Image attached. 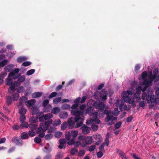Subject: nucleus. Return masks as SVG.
I'll return each instance as SVG.
<instances>
[{
    "instance_id": "f257e3e1",
    "label": "nucleus",
    "mask_w": 159,
    "mask_h": 159,
    "mask_svg": "<svg viewBox=\"0 0 159 159\" xmlns=\"http://www.w3.org/2000/svg\"><path fill=\"white\" fill-rule=\"evenodd\" d=\"M158 71L157 69L153 71V74L152 75V72H150V75L148 76V80H145L136 89V92L134 95V98L140 97L141 92H144L148 86L151 85L153 81L156 82L159 80V75H158Z\"/></svg>"
},
{
    "instance_id": "f03ea898",
    "label": "nucleus",
    "mask_w": 159,
    "mask_h": 159,
    "mask_svg": "<svg viewBox=\"0 0 159 159\" xmlns=\"http://www.w3.org/2000/svg\"><path fill=\"white\" fill-rule=\"evenodd\" d=\"M86 105L82 104L80 106V108L81 111H80L81 113V115L83 116L84 119V114L89 113L90 116L93 117V119H90L87 121L86 123L87 125H89L90 124H99L100 123V121L97 118L98 116L97 112H94V109L93 107H89L85 109Z\"/></svg>"
},
{
    "instance_id": "7ed1b4c3",
    "label": "nucleus",
    "mask_w": 159,
    "mask_h": 159,
    "mask_svg": "<svg viewBox=\"0 0 159 159\" xmlns=\"http://www.w3.org/2000/svg\"><path fill=\"white\" fill-rule=\"evenodd\" d=\"M80 100V98H77L74 101L75 104L73 105L71 107L72 109L71 111V114L75 116V120L77 122L80 121V123L77 124L76 127L78 128L81 126L83 124L84 121V117L81 115V113L80 110L78 109V104Z\"/></svg>"
},
{
    "instance_id": "20e7f679",
    "label": "nucleus",
    "mask_w": 159,
    "mask_h": 159,
    "mask_svg": "<svg viewBox=\"0 0 159 159\" xmlns=\"http://www.w3.org/2000/svg\"><path fill=\"white\" fill-rule=\"evenodd\" d=\"M137 84V82L136 81H134L131 83V88H129L125 92H123V96L122 97V99L126 102L130 104H133L134 103V100L133 97H130L134 93L135 90L134 87Z\"/></svg>"
},
{
    "instance_id": "39448f33",
    "label": "nucleus",
    "mask_w": 159,
    "mask_h": 159,
    "mask_svg": "<svg viewBox=\"0 0 159 159\" xmlns=\"http://www.w3.org/2000/svg\"><path fill=\"white\" fill-rule=\"evenodd\" d=\"M150 92L149 93L148 89L146 90V91L144 92L142 94L141 98L140 97L137 98H134L136 99V101L137 102H138L139 106V107L144 108L146 104V102L145 100L148 103H150V99L149 98V96L152 93V91H150Z\"/></svg>"
},
{
    "instance_id": "423d86ee",
    "label": "nucleus",
    "mask_w": 159,
    "mask_h": 159,
    "mask_svg": "<svg viewBox=\"0 0 159 159\" xmlns=\"http://www.w3.org/2000/svg\"><path fill=\"white\" fill-rule=\"evenodd\" d=\"M11 78L8 77V76L5 81L6 85L10 86L8 89V92L10 94L14 92L16 90V87L20 85V84L16 81L13 82Z\"/></svg>"
},
{
    "instance_id": "0eeeda50",
    "label": "nucleus",
    "mask_w": 159,
    "mask_h": 159,
    "mask_svg": "<svg viewBox=\"0 0 159 159\" xmlns=\"http://www.w3.org/2000/svg\"><path fill=\"white\" fill-rule=\"evenodd\" d=\"M93 106L96 108L98 109V111L101 112L102 115L108 114L109 113V111L107 109L104 110L105 104L102 102L96 101L94 103Z\"/></svg>"
},
{
    "instance_id": "6e6552de",
    "label": "nucleus",
    "mask_w": 159,
    "mask_h": 159,
    "mask_svg": "<svg viewBox=\"0 0 159 159\" xmlns=\"http://www.w3.org/2000/svg\"><path fill=\"white\" fill-rule=\"evenodd\" d=\"M107 92L106 90L102 89L100 92L97 91L94 93L93 95L96 99H101L102 101H105L107 99Z\"/></svg>"
},
{
    "instance_id": "1a4fd4ad",
    "label": "nucleus",
    "mask_w": 159,
    "mask_h": 159,
    "mask_svg": "<svg viewBox=\"0 0 159 159\" xmlns=\"http://www.w3.org/2000/svg\"><path fill=\"white\" fill-rule=\"evenodd\" d=\"M78 134V131L76 130H72L71 131V132L68 131L66 133L65 138L69 141L73 139L75 140V138L77 136Z\"/></svg>"
},
{
    "instance_id": "9d476101",
    "label": "nucleus",
    "mask_w": 159,
    "mask_h": 159,
    "mask_svg": "<svg viewBox=\"0 0 159 159\" xmlns=\"http://www.w3.org/2000/svg\"><path fill=\"white\" fill-rule=\"evenodd\" d=\"M152 91V93L149 96L150 103H156L159 104V98H156L155 96L154 95L152 94L153 93L152 89L151 88H150L148 89L149 93L150 92V91Z\"/></svg>"
},
{
    "instance_id": "9b49d317",
    "label": "nucleus",
    "mask_w": 159,
    "mask_h": 159,
    "mask_svg": "<svg viewBox=\"0 0 159 159\" xmlns=\"http://www.w3.org/2000/svg\"><path fill=\"white\" fill-rule=\"evenodd\" d=\"M122 101L125 102L122 99V100H117L116 102V106L117 107H119L120 109L122 111L128 110V109L126 105L124 103H123Z\"/></svg>"
},
{
    "instance_id": "f8f14e48",
    "label": "nucleus",
    "mask_w": 159,
    "mask_h": 159,
    "mask_svg": "<svg viewBox=\"0 0 159 159\" xmlns=\"http://www.w3.org/2000/svg\"><path fill=\"white\" fill-rule=\"evenodd\" d=\"M110 111L109 112V113L107 115V117L105 119V120L108 122L107 125H111L114 124L113 120H115L117 119L116 117H113V116L111 115Z\"/></svg>"
},
{
    "instance_id": "ddd939ff",
    "label": "nucleus",
    "mask_w": 159,
    "mask_h": 159,
    "mask_svg": "<svg viewBox=\"0 0 159 159\" xmlns=\"http://www.w3.org/2000/svg\"><path fill=\"white\" fill-rule=\"evenodd\" d=\"M20 71L19 68H15L12 72H10L8 75V77H11L12 78L15 79L19 77L18 73Z\"/></svg>"
},
{
    "instance_id": "4468645a",
    "label": "nucleus",
    "mask_w": 159,
    "mask_h": 159,
    "mask_svg": "<svg viewBox=\"0 0 159 159\" xmlns=\"http://www.w3.org/2000/svg\"><path fill=\"white\" fill-rule=\"evenodd\" d=\"M75 140H70L68 141L67 144L69 145H71L73 144L75 147H78L80 146L82 147H84V146H82L83 142H81V141H75Z\"/></svg>"
},
{
    "instance_id": "2eb2a0df",
    "label": "nucleus",
    "mask_w": 159,
    "mask_h": 159,
    "mask_svg": "<svg viewBox=\"0 0 159 159\" xmlns=\"http://www.w3.org/2000/svg\"><path fill=\"white\" fill-rule=\"evenodd\" d=\"M75 122H77V123L80 122L79 121L76 122L75 120V119H73V118L72 117H71L68 119V122L70 129H72L74 127L75 125ZM77 124H76V125L75 126V127L76 128H77L76 127Z\"/></svg>"
},
{
    "instance_id": "dca6fc26",
    "label": "nucleus",
    "mask_w": 159,
    "mask_h": 159,
    "mask_svg": "<svg viewBox=\"0 0 159 159\" xmlns=\"http://www.w3.org/2000/svg\"><path fill=\"white\" fill-rule=\"evenodd\" d=\"M93 141V139L91 136H86L85 139V141L83 142L82 146H84V147H86L87 145L91 144Z\"/></svg>"
},
{
    "instance_id": "f3484780",
    "label": "nucleus",
    "mask_w": 159,
    "mask_h": 159,
    "mask_svg": "<svg viewBox=\"0 0 159 159\" xmlns=\"http://www.w3.org/2000/svg\"><path fill=\"white\" fill-rule=\"evenodd\" d=\"M45 131L43 130V129L40 126L36 130V133L39 137L43 138L45 135V133L44 132Z\"/></svg>"
},
{
    "instance_id": "a211bd4d",
    "label": "nucleus",
    "mask_w": 159,
    "mask_h": 159,
    "mask_svg": "<svg viewBox=\"0 0 159 159\" xmlns=\"http://www.w3.org/2000/svg\"><path fill=\"white\" fill-rule=\"evenodd\" d=\"M12 141L18 146H21L23 144V141L18 137H15L13 138Z\"/></svg>"
},
{
    "instance_id": "6ab92c4d",
    "label": "nucleus",
    "mask_w": 159,
    "mask_h": 159,
    "mask_svg": "<svg viewBox=\"0 0 159 159\" xmlns=\"http://www.w3.org/2000/svg\"><path fill=\"white\" fill-rule=\"evenodd\" d=\"M116 151L117 153L119 155L120 157H121L122 159H129L128 157H126L124 152L121 150L117 149L116 150Z\"/></svg>"
},
{
    "instance_id": "aec40b11",
    "label": "nucleus",
    "mask_w": 159,
    "mask_h": 159,
    "mask_svg": "<svg viewBox=\"0 0 159 159\" xmlns=\"http://www.w3.org/2000/svg\"><path fill=\"white\" fill-rule=\"evenodd\" d=\"M36 100L34 99H32L28 101L26 103L27 106L30 108H33Z\"/></svg>"
},
{
    "instance_id": "412c9836",
    "label": "nucleus",
    "mask_w": 159,
    "mask_h": 159,
    "mask_svg": "<svg viewBox=\"0 0 159 159\" xmlns=\"http://www.w3.org/2000/svg\"><path fill=\"white\" fill-rule=\"evenodd\" d=\"M83 133L86 134L89 132V128L85 125H83L81 127Z\"/></svg>"
},
{
    "instance_id": "4be33fe9",
    "label": "nucleus",
    "mask_w": 159,
    "mask_h": 159,
    "mask_svg": "<svg viewBox=\"0 0 159 159\" xmlns=\"http://www.w3.org/2000/svg\"><path fill=\"white\" fill-rule=\"evenodd\" d=\"M157 69V68H155L154 69V70H154L155 69ZM157 69L158 70V68H157ZM150 72H152V71H150L148 75V76H150ZM152 75L153 74V73H152ZM147 76V73L146 71H144L142 73V74H141V78H142V79H143V80H144L143 81H144L145 80H148V78H147V79H146L145 80V79L146 78Z\"/></svg>"
},
{
    "instance_id": "5701e85b",
    "label": "nucleus",
    "mask_w": 159,
    "mask_h": 159,
    "mask_svg": "<svg viewBox=\"0 0 159 159\" xmlns=\"http://www.w3.org/2000/svg\"><path fill=\"white\" fill-rule=\"evenodd\" d=\"M43 113L42 112H39L36 115V117L37 119H38L40 121H43V118L44 117Z\"/></svg>"
},
{
    "instance_id": "b1692460",
    "label": "nucleus",
    "mask_w": 159,
    "mask_h": 159,
    "mask_svg": "<svg viewBox=\"0 0 159 159\" xmlns=\"http://www.w3.org/2000/svg\"><path fill=\"white\" fill-rule=\"evenodd\" d=\"M59 116L61 119L66 118L68 116V114L66 112L63 111L60 112Z\"/></svg>"
},
{
    "instance_id": "393cba45",
    "label": "nucleus",
    "mask_w": 159,
    "mask_h": 159,
    "mask_svg": "<svg viewBox=\"0 0 159 159\" xmlns=\"http://www.w3.org/2000/svg\"><path fill=\"white\" fill-rule=\"evenodd\" d=\"M14 67V65L13 64H10L4 68V70L6 72H9L12 70V68Z\"/></svg>"
},
{
    "instance_id": "a878e982",
    "label": "nucleus",
    "mask_w": 159,
    "mask_h": 159,
    "mask_svg": "<svg viewBox=\"0 0 159 159\" xmlns=\"http://www.w3.org/2000/svg\"><path fill=\"white\" fill-rule=\"evenodd\" d=\"M53 115L51 113H48L44 115L43 121L47 120H50L51 118L53 117Z\"/></svg>"
},
{
    "instance_id": "bb28decb",
    "label": "nucleus",
    "mask_w": 159,
    "mask_h": 159,
    "mask_svg": "<svg viewBox=\"0 0 159 159\" xmlns=\"http://www.w3.org/2000/svg\"><path fill=\"white\" fill-rule=\"evenodd\" d=\"M42 94V92H34L32 94L33 98H37L40 97Z\"/></svg>"
},
{
    "instance_id": "cd10ccee",
    "label": "nucleus",
    "mask_w": 159,
    "mask_h": 159,
    "mask_svg": "<svg viewBox=\"0 0 159 159\" xmlns=\"http://www.w3.org/2000/svg\"><path fill=\"white\" fill-rule=\"evenodd\" d=\"M29 124L26 121L21 123L20 125V128L24 129L25 128H28Z\"/></svg>"
},
{
    "instance_id": "c85d7f7f",
    "label": "nucleus",
    "mask_w": 159,
    "mask_h": 159,
    "mask_svg": "<svg viewBox=\"0 0 159 159\" xmlns=\"http://www.w3.org/2000/svg\"><path fill=\"white\" fill-rule=\"evenodd\" d=\"M7 75L6 72H2L0 74V84L3 82V79Z\"/></svg>"
},
{
    "instance_id": "c756f323",
    "label": "nucleus",
    "mask_w": 159,
    "mask_h": 159,
    "mask_svg": "<svg viewBox=\"0 0 159 159\" xmlns=\"http://www.w3.org/2000/svg\"><path fill=\"white\" fill-rule=\"evenodd\" d=\"M9 62L7 59H4L0 62V67H3Z\"/></svg>"
},
{
    "instance_id": "7c9ffc66",
    "label": "nucleus",
    "mask_w": 159,
    "mask_h": 159,
    "mask_svg": "<svg viewBox=\"0 0 159 159\" xmlns=\"http://www.w3.org/2000/svg\"><path fill=\"white\" fill-rule=\"evenodd\" d=\"M38 127V125L36 124H29L28 128H29L31 130H33L35 129Z\"/></svg>"
},
{
    "instance_id": "2f4dec72",
    "label": "nucleus",
    "mask_w": 159,
    "mask_h": 159,
    "mask_svg": "<svg viewBox=\"0 0 159 159\" xmlns=\"http://www.w3.org/2000/svg\"><path fill=\"white\" fill-rule=\"evenodd\" d=\"M27 111V110L23 107H21L19 110V113L21 115H24Z\"/></svg>"
},
{
    "instance_id": "473e14b6",
    "label": "nucleus",
    "mask_w": 159,
    "mask_h": 159,
    "mask_svg": "<svg viewBox=\"0 0 159 159\" xmlns=\"http://www.w3.org/2000/svg\"><path fill=\"white\" fill-rule=\"evenodd\" d=\"M19 97V94L17 93L13 94L12 96V98L13 101H15L18 99Z\"/></svg>"
},
{
    "instance_id": "72a5a7b5",
    "label": "nucleus",
    "mask_w": 159,
    "mask_h": 159,
    "mask_svg": "<svg viewBox=\"0 0 159 159\" xmlns=\"http://www.w3.org/2000/svg\"><path fill=\"white\" fill-rule=\"evenodd\" d=\"M27 57H20L17 58V61L19 62H21L27 60Z\"/></svg>"
},
{
    "instance_id": "f704fd0d",
    "label": "nucleus",
    "mask_w": 159,
    "mask_h": 159,
    "mask_svg": "<svg viewBox=\"0 0 159 159\" xmlns=\"http://www.w3.org/2000/svg\"><path fill=\"white\" fill-rule=\"evenodd\" d=\"M63 156V153L59 152L56 155L55 159H62Z\"/></svg>"
},
{
    "instance_id": "c9c22d12",
    "label": "nucleus",
    "mask_w": 159,
    "mask_h": 159,
    "mask_svg": "<svg viewBox=\"0 0 159 159\" xmlns=\"http://www.w3.org/2000/svg\"><path fill=\"white\" fill-rule=\"evenodd\" d=\"M16 90L19 93H23L25 90L24 88L22 86H19V87L15 88Z\"/></svg>"
},
{
    "instance_id": "e433bc0d",
    "label": "nucleus",
    "mask_w": 159,
    "mask_h": 159,
    "mask_svg": "<svg viewBox=\"0 0 159 159\" xmlns=\"http://www.w3.org/2000/svg\"><path fill=\"white\" fill-rule=\"evenodd\" d=\"M32 109V110L31 111V113L32 115H36L39 112V110L38 108L37 107L34 108V107H33V108Z\"/></svg>"
},
{
    "instance_id": "4c0bfd02",
    "label": "nucleus",
    "mask_w": 159,
    "mask_h": 159,
    "mask_svg": "<svg viewBox=\"0 0 159 159\" xmlns=\"http://www.w3.org/2000/svg\"><path fill=\"white\" fill-rule=\"evenodd\" d=\"M20 136L21 138L23 139H27L29 138L27 133L25 132L22 133L21 134Z\"/></svg>"
},
{
    "instance_id": "58836bf2",
    "label": "nucleus",
    "mask_w": 159,
    "mask_h": 159,
    "mask_svg": "<svg viewBox=\"0 0 159 159\" xmlns=\"http://www.w3.org/2000/svg\"><path fill=\"white\" fill-rule=\"evenodd\" d=\"M61 123V121L60 119H57L53 121L52 125L54 126H57L60 125Z\"/></svg>"
},
{
    "instance_id": "ea45409f",
    "label": "nucleus",
    "mask_w": 159,
    "mask_h": 159,
    "mask_svg": "<svg viewBox=\"0 0 159 159\" xmlns=\"http://www.w3.org/2000/svg\"><path fill=\"white\" fill-rule=\"evenodd\" d=\"M25 75H22L20 76L18 78L17 82L19 83L20 84V83L22 82L25 81Z\"/></svg>"
},
{
    "instance_id": "a19ab883",
    "label": "nucleus",
    "mask_w": 159,
    "mask_h": 159,
    "mask_svg": "<svg viewBox=\"0 0 159 159\" xmlns=\"http://www.w3.org/2000/svg\"><path fill=\"white\" fill-rule=\"evenodd\" d=\"M60 111V108L58 107H55L53 108L51 112L54 114H56L58 113Z\"/></svg>"
},
{
    "instance_id": "79ce46f5",
    "label": "nucleus",
    "mask_w": 159,
    "mask_h": 159,
    "mask_svg": "<svg viewBox=\"0 0 159 159\" xmlns=\"http://www.w3.org/2000/svg\"><path fill=\"white\" fill-rule=\"evenodd\" d=\"M13 99L11 96H8L7 97L6 99V103L8 105H10Z\"/></svg>"
},
{
    "instance_id": "37998d69",
    "label": "nucleus",
    "mask_w": 159,
    "mask_h": 159,
    "mask_svg": "<svg viewBox=\"0 0 159 159\" xmlns=\"http://www.w3.org/2000/svg\"><path fill=\"white\" fill-rule=\"evenodd\" d=\"M28 99L25 96H22L20 97V103H21V102H23L26 103L28 101H27Z\"/></svg>"
},
{
    "instance_id": "c03bdc74",
    "label": "nucleus",
    "mask_w": 159,
    "mask_h": 159,
    "mask_svg": "<svg viewBox=\"0 0 159 159\" xmlns=\"http://www.w3.org/2000/svg\"><path fill=\"white\" fill-rule=\"evenodd\" d=\"M37 118L34 116H32L29 119V121L31 123H36L37 121Z\"/></svg>"
},
{
    "instance_id": "a18cd8bd",
    "label": "nucleus",
    "mask_w": 159,
    "mask_h": 159,
    "mask_svg": "<svg viewBox=\"0 0 159 159\" xmlns=\"http://www.w3.org/2000/svg\"><path fill=\"white\" fill-rule=\"evenodd\" d=\"M40 126L43 129V130L45 131L46 130L48 129L47 126H46V125L44 124V122L41 123L40 124Z\"/></svg>"
},
{
    "instance_id": "49530a36",
    "label": "nucleus",
    "mask_w": 159,
    "mask_h": 159,
    "mask_svg": "<svg viewBox=\"0 0 159 159\" xmlns=\"http://www.w3.org/2000/svg\"><path fill=\"white\" fill-rule=\"evenodd\" d=\"M118 108H115L114 110L112 111V114L115 116H117L119 112Z\"/></svg>"
},
{
    "instance_id": "de8ad7c7",
    "label": "nucleus",
    "mask_w": 159,
    "mask_h": 159,
    "mask_svg": "<svg viewBox=\"0 0 159 159\" xmlns=\"http://www.w3.org/2000/svg\"><path fill=\"white\" fill-rule=\"evenodd\" d=\"M35 71V70L34 69H31L28 70L26 73V75H30L33 74Z\"/></svg>"
},
{
    "instance_id": "09e8293b",
    "label": "nucleus",
    "mask_w": 159,
    "mask_h": 159,
    "mask_svg": "<svg viewBox=\"0 0 159 159\" xmlns=\"http://www.w3.org/2000/svg\"><path fill=\"white\" fill-rule=\"evenodd\" d=\"M61 101V98L58 97L56 98L53 100V102L54 104H57L59 102Z\"/></svg>"
},
{
    "instance_id": "8fccbe9b",
    "label": "nucleus",
    "mask_w": 159,
    "mask_h": 159,
    "mask_svg": "<svg viewBox=\"0 0 159 159\" xmlns=\"http://www.w3.org/2000/svg\"><path fill=\"white\" fill-rule=\"evenodd\" d=\"M53 137V134H47L46 135L45 137V138L47 140H49L52 139Z\"/></svg>"
},
{
    "instance_id": "3c124183",
    "label": "nucleus",
    "mask_w": 159,
    "mask_h": 159,
    "mask_svg": "<svg viewBox=\"0 0 159 159\" xmlns=\"http://www.w3.org/2000/svg\"><path fill=\"white\" fill-rule=\"evenodd\" d=\"M67 123L66 122H65L61 124V128L62 130H64L66 129V128L67 127Z\"/></svg>"
},
{
    "instance_id": "603ef678",
    "label": "nucleus",
    "mask_w": 159,
    "mask_h": 159,
    "mask_svg": "<svg viewBox=\"0 0 159 159\" xmlns=\"http://www.w3.org/2000/svg\"><path fill=\"white\" fill-rule=\"evenodd\" d=\"M85 136L81 135L79 137L78 139L80 141H81V142H82L85 141Z\"/></svg>"
},
{
    "instance_id": "864d4df0",
    "label": "nucleus",
    "mask_w": 159,
    "mask_h": 159,
    "mask_svg": "<svg viewBox=\"0 0 159 159\" xmlns=\"http://www.w3.org/2000/svg\"><path fill=\"white\" fill-rule=\"evenodd\" d=\"M85 153V150H81L79 151L78 155L79 157H82L83 156Z\"/></svg>"
},
{
    "instance_id": "5fc2aeb1",
    "label": "nucleus",
    "mask_w": 159,
    "mask_h": 159,
    "mask_svg": "<svg viewBox=\"0 0 159 159\" xmlns=\"http://www.w3.org/2000/svg\"><path fill=\"white\" fill-rule=\"evenodd\" d=\"M52 120L50 119L47 121L44 122V123L46 125V126H47V127L48 128V126L52 124Z\"/></svg>"
},
{
    "instance_id": "6e6d98bb",
    "label": "nucleus",
    "mask_w": 159,
    "mask_h": 159,
    "mask_svg": "<svg viewBox=\"0 0 159 159\" xmlns=\"http://www.w3.org/2000/svg\"><path fill=\"white\" fill-rule=\"evenodd\" d=\"M78 152L77 149L75 148L71 149L70 151V153L72 155H74L76 154Z\"/></svg>"
},
{
    "instance_id": "4d7b16f0",
    "label": "nucleus",
    "mask_w": 159,
    "mask_h": 159,
    "mask_svg": "<svg viewBox=\"0 0 159 159\" xmlns=\"http://www.w3.org/2000/svg\"><path fill=\"white\" fill-rule=\"evenodd\" d=\"M70 107V105L67 104H64L61 106V108L63 109H66Z\"/></svg>"
},
{
    "instance_id": "13d9d810",
    "label": "nucleus",
    "mask_w": 159,
    "mask_h": 159,
    "mask_svg": "<svg viewBox=\"0 0 159 159\" xmlns=\"http://www.w3.org/2000/svg\"><path fill=\"white\" fill-rule=\"evenodd\" d=\"M26 120V117L25 115H21L20 117V123L25 122Z\"/></svg>"
},
{
    "instance_id": "bf43d9fd",
    "label": "nucleus",
    "mask_w": 159,
    "mask_h": 159,
    "mask_svg": "<svg viewBox=\"0 0 159 159\" xmlns=\"http://www.w3.org/2000/svg\"><path fill=\"white\" fill-rule=\"evenodd\" d=\"M62 133L61 132H57L55 134V137L57 138H59L62 135Z\"/></svg>"
},
{
    "instance_id": "052dcab7",
    "label": "nucleus",
    "mask_w": 159,
    "mask_h": 159,
    "mask_svg": "<svg viewBox=\"0 0 159 159\" xmlns=\"http://www.w3.org/2000/svg\"><path fill=\"white\" fill-rule=\"evenodd\" d=\"M34 142L36 143H39L41 141V139L40 138L36 137L34 139Z\"/></svg>"
},
{
    "instance_id": "680f3d73",
    "label": "nucleus",
    "mask_w": 159,
    "mask_h": 159,
    "mask_svg": "<svg viewBox=\"0 0 159 159\" xmlns=\"http://www.w3.org/2000/svg\"><path fill=\"white\" fill-rule=\"evenodd\" d=\"M31 64V63L30 61H25L23 62L22 64V66H27L30 65Z\"/></svg>"
},
{
    "instance_id": "e2e57ef3",
    "label": "nucleus",
    "mask_w": 159,
    "mask_h": 159,
    "mask_svg": "<svg viewBox=\"0 0 159 159\" xmlns=\"http://www.w3.org/2000/svg\"><path fill=\"white\" fill-rule=\"evenodd\" d=\"M91 129L93 131H95L98 129V126L96 125H92L91 126Z\"/></svg>"
},
{
    "instance_id": "0e129e2a",
    "label": "nucleus",
    "mask_w": 159,
    "mask_h": 159,
    "mask_svg": "<svg viewBox=\"0 0 159 159\" xmlns=\"http://www.w3.org/2000/svg\"><path fill=\"white\" fill-rule=\"evenodd\" d=\"M28 134L31 137L34 136L35 135V133L34 130H31L29 132Z\"/></svg>"
},
{
    "instance_id": "69168bd1",
    "label": "nucleus",
    "mask_w": 159,
    "mask_h": 159,
    "mask_svg": "<svg viewBox=\"0 0 159 159\" xmlns=\"http://www.w3.org/2000/svg\"><path fill=\"white\" fill-rule=\"evenodd\" d=\"M30 88H29L25 92V96H27L29 95L32 92L30 90Z\"/></svg>"
},
{
    "instance_id": "338daca9",
    "label": "nucleus",
    "mask_w": 159,
    "mask_h": 159,
    "mask_svg": "<svg viewBox=\"0 0 159 159\" xmlns=\"http://www.w3.org/2000/svg\"><path fill=\"white\" fill-rule=\"evenodd\" d=\"M57 94V93L56 92H52L49 95L48 98L51 99L53 97H55Z\"/></svg>"
},
{
    "instance_id": "774afa93",
    "label": "nucleus",
    "mask_w": 159,
    "mask_h": 159,
    "mask_svg": "<svg viewBox=\"0 0 159 159\" xmlns=\"http://www.w3.org/2000/svg\"><path fill=\"white\" fill-rule=\"evenodd\" d=\"M95 146L94 145H92L90 146L88 150L90 152H92L93 151L95 148Z\"/></svg>"
}]
</instances>
